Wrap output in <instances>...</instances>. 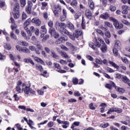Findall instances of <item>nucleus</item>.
Wrapping results in <instances>:
<instances>
[{"label": "nucleus", "mask_w": 130, "mask_h": 130, "mask_svg": "<svg viewBox=\"0 0 130 130\" xmlns=\"http://www.w3.org/2000/svg\"><path fill=\"white\" fill-rule=\"evenodd\" d=\"M27 18V15H26V13H25L24 12H23L22 13V20H26V19Z\"/></svg>", "instance_id": "6e6d98bb"}, {"label": "nucleus", "mask_w": 130, "mask_h": 130, "mask_svg": "<svg viewBox=\"0 0 130 130\" xmlns=\"http://www.w3.org/2000/svg\"><path fill=\"white\" fill-rule=\"evenodd\" d=\"M42 7H41V10H45V8L47 7L48 4L46 2H42Z\"/></svg>", "instance_id": "72a5a7b5"}, {"label": "nucleus", "mask_w": 130, "mask_h": 130, "mask_svg": "<svg viewBox=\"0 0 130 130\" xmlns=\"http://www.w3.org/2000/svg\"><path fill=\"white\" fill-rule=\"evenodd\" d=\"M70 5L72 6V7H77V5H78V1H73L70 3Z\"/></svg>", "instance_id": "58836bf2"}, {"label": "nucleus", "mask_w": 130, "mask_h": 130, "mask_svg": "<svg viewBox=\"0 0 130 130\" xmlns=\"http://www.w3.org/2000/svg\"><path fill=\"white\" fill-rule=\"evenodd\" d=\"M114 110L115 112H117L118 113H121L122 112V109H121L115 108Z\"/></svg>", "instance_id": "49530a36"}, {"label": "nucleus", "mask_w": 130, "mask_h": 130, "mask_svg": "<svg viewBox=\"0 0 130 130\" xmlns=\"http://www.w3.org/2000/svg\"><path fill=\"white\" fill-rule=\"evenodd\" d=\"M110 17V15H109V14L108 13L106 12L104 13L103 14H101L100 16V18H101L102 19H103L104 20H107L108 18Z\"/></svg>", "instance_id": "9b49d317"}, {"label": "nucleus", "mask_w": 130, "mask_h": 130, "mask_svg": "<svg viewBox=\"0 0 130 130\" xmlns=\"http://www.w3.org/2000/svg\"><path fill=\"white\" fill-rule=\"evenodd\" d=\"M89 46H90V47L92 48V49H93L94 50H96V45H94V43H89Z\"/></svg>", "instance_id": "79ce46f5"}, {"label": "nucleus", "mask_w": 130, "mask_h": 130, "mask_svg": "<svg viewBox=\"0 0 130 130\" xmlns=\"http://www.w3.org/2000/svg\"><path fill=\"white\" fill-rule=\"evenodd\" d=\"M53 13L55 17H59L60 12H59L58 11H57V10H54Z\"/></svg>", "instance_id": "603ef678"}, {"label": "nucleus", "mask_w": 130, "mask_h": 130, "mask_svg": "<svg viewBox=\"0 0 130 130\" xmlns=\"http://www.w3.org/2000/svg\"><path fill=\"white\" fill-rule=\"evenodd\" d=\"M81 16H82V14H81V13L80 12L76 13L74 16L75 20H78V19H79V18H80Z\"/></svg>", "instance_id": "f704fd0d"}, {"label": "nucleus", "mask_w": 130, "mask_h": 130, "mask_svg": "<svg viewBox=\"0 0 130 130\" xmlns=\"http://www.w3.org/2000/svg\"><path fill=\"white\" fill-rule=\"evenodd\" d=\"M60 54L62 57H64L65 58H69V55H68V54H67L66 52L61 51Z\"/></svg>", "instance_id": "c756f323"}, {"label": "nucleus", "mask_w": 130, "mask_h": 130, "mask_svg": "<svg viewBox=\"0 0 130 130\" xmlns=\"http://www.w3.org/2000/svg\"><path fill=\"white\" fill-rule=\"evenodd\" d=\"M109 10L111 11V12H115V11H116V7L115 6L111 5L109 7Z\"/></svg>", "instance_id": "4c0bfd02"}, {"label": "nucleus", "mask_w": 130, "mask_h": 130, "mask_svg": "<svg viewBox=\"0 0 130 130\" xmlns=\"http://www.w3.org/2000/svg\"><path fill=\"white\" fill-rule=\"evenodd\" d=\"M121 60L124 63H128V60H127V58L126 57H121Z\"/></svg>", "instance_id": "a19ab883"}, {"label": "nucleus", "mask_w": 130, "mask_h": 130, "mask_svg": "<svg viewBox=\"0 0 130 130\" xmlns=\"http://www.w3.org/2000/svg\"><path fill=\"white\" fill-rule=\"evenodd\" d=\"M64 26H66V24L64 23H60L58 22V21H56L55 27L57 30H63L64 29Z\"/></svg>", "instance_id": "20e7f679"}, {"label": "nucleus", "mask_w": 130, "mask_h": 130, "mask_svg": "<svg viewBox=\"0 0 130 130\" xmlns=\"http://www.w3.org/2000/svg\"><path fill=\"white\" fill-rule=\"evenodd\" d=\"M36 67H37V70H38L39 71H40V72H43V68L42 67V66L40 65H37Z\"/></svg>", "instance_id": "c03bdc74"}, {"label": "nucleus", "mask_w": 130, "mask_h": 130, "mask_svg": "<svg viewBox=\"0 0 130 130\" xmlns=\"http://www.w3.org/2000/svg\"><path fill=\"white\" fill-rule=\"evenodd\" d=\"M16 48L18 51H22V49H23L22 48V47L20 46L19 45H17L16 46Z\"/></svg>", "instance_id": "e2e57ef3"}, {"label": "nucleus", "mask_w": 130, "mask_h": 130, "mask_svg": "<svg viewBox=\"0 0 130 130\" xmlns=\"http://www.w3.org/2000/svg\"><path fill=\"white\" fill-rule=\"evenodd\" d=\"M85 15L88 20H91V19H92V13L90 10H87L86 11Z\"/></svg>", "instance_id": "ddd939ff"}, {"label": "nucleus", "mask_w": 130, "mask_h": 130, "mask_svg": "<svg viewBox=\"0 0 130 130\" xmlns=\"http://www.w3.org/2000/svg\"><path fill=\"white\" fill-rule=\"evenodd\" d=\"M117 49V48H114L113 49V52L115 56H117V55H118V50Z\"/></svg>", "instance_id": "e433bc0d"}, {"label": "nucleus", "mask_w": 130, "mask_h": 130, "mask_svg": "<svg viewBox=\"0 0 130 130\" xmlns=\"http://www.w3.org/2000/svg\"><path fill=\"white\" fill-rule=\"evenodd\" d=\"M54 66L57 70H60V66L57 63H54Z\"/></svg>", "instance_id": "de8ad7c7"}, {"label": "nucleus", "mask_w": 130, "mask_h": 130, "mask_svg": "<svg viewBox=\"0 0 130 130\" xmlns=\"http://www.w3.org/2000/svg\"><path fill=\"white\" fill-rule=\"evenodd\" d=\"M50 55L53 57V58L57 59L58 58L59 56L56 54V53H55V51L53 50H51L50 51Z\"/></svg>", "instance_id": "4468645a"}, {"label": "nucleus", "mask_w": 130, "mask_h": 130, "mask_svg": "<svg viewBox=\"0 0 130 130\" xmlns=\"http://www.w3.org/2000/svg\"><path fill=\"white\" fill-rule=\"evenodd\" d=\"M112 112H114V109L113 108H111L110 109H109L107 112V114H111Z\"/></svg>", "instance_id": "5fc2aeb1"}, {"label": "nucleus", "mask_w": 130, "mask_h": 130, "mask_svg": "<svg viewBox=\"0 0 130 130\" xmlns=\"http://www.w3.org/2000/svg\"><path fill=\"white\" fill-rule=\"evenodd\" d=\"M16 127H17L18 129H19V130H22L23 129V128L21 127V125L19 123L16 124Z\"/></svg>", "instance_id": "338daca9"}, {"label": "nucleus", "mask_w": 130, "mask_h": 130, "mask_svg": "<svg viewBox=\"0 0 130 130\" xmlns=\"http://www.w3.org/2000/svg\"><path fill=\"white\" fill-rule=\"evenodd\" d=\"M101 49L103 52H105L107 50V46H106V44H104L101 48Z\"/></svg>", "instance_id": "a878e982"}, {"label": "nucleus", "mask_w": 130, "mask_h": 130, "mask_svg": "<svg viewBox=\"0 0 130 130\" xmlns=\"http://www.w3.org/2000/svg\"><path fill=\"white\" fill-rule=\"evenodd\" d=\"M21 51H22V52H24L25 53H30V50H29L28 48L22 49Z\"/></svg>", "instance_id": "37998d69"}, {"label": "nucleus", "mask_w": 130, "mask_h": 130, "mask_svg": "<svg viewBox=\"0 0 130 130\" xmlns=\"http://www.w3.org/2000/svg\"><path fill=\"white\" fill-rule=\"evenodd\" d=\"M102 4L104 7H106L107 6V0H103Z\"/></svg>", "instance_id": "774afa93"}, {"label": "nucleus", "mask_w": 130, "mask_h": 130, "mask_svg": "<svg viewBox=\"0 0 130 130\" xmlns=\"http://www.w3.org/2000/svg\"><path fill=\"white\" fill-rule=\"evenodd\" d=\"M40 33V31H39V29L36 28V30H35V34L36 36H39V34Z\"/></svg>", "instance_id": "864d4df0"}, {"label": "nucleus", "mask_w": 130, "mask_h": 130, "mask_svg": "<svg viewBox=\"0 0 130 130\" xmlns=\"http://www.w3.org/2000/svg\"><path fill=\"white\" fill-rule=\"evenodd\" d=\"M121 22L124 23V25H126V26H128L129 27H130V22H128L127 20L121 18Z\"/></svg>", "instance_id": "b1692460"}, {"label": "nucleus", "mask_w": 130, "mask_h": 130, "mask_svg": "<svg viewBox=\"0 0 130 130\" xmlns=\"http://www.w3.org/2000/svg\"><path fill=\"white\" fill-rule=\"evenodd\" d=\"M29 49H30V50H31V51H35V50H36V48H35V46H30L29 47Z\"/></svg>", "instance_id": "4d7b16f0"}, {"label": "nucleus", "mask_w": 130, "mask_h": 130, "mask_svg": "<svg viewBox=\"0 0 130 130\" xmlns=\"http://www.w3.org/2000/svg\"><path fill=\"white\" fill-rule=\"evenodd\" d=\"M19 44L20 45H22V46H28V45H29V44H28V43L24 41L19 42Z\"/></svg>", "instance_id": "7c9ffc66"}, {"label": "nucleus", "mask_w": 130, "mask_h": 130, "mask_svg": "<svg viewBox=\"0 0 130 130\" xmlns=\"http://www.w3.org/2000/svg\"><path fill=\"white\" fill-rule=\"evenodd\" d=\"M60 47L62 49H63L64 50H66V51H69V49L66 46L61 45L60 46Z\"/></svg>", "instance_id": "680f3d73"}, {"label": "nucleus", "mask_w": 130, "mask_h": 130, "mask_svg": "<svg viewBox=\"0 0 130 130\" xmlns=\"http://www.w3.org/2000/svg\"><path fill=\"white\" fill-rule=\"evenodd\" d=\"M110 21L113 22V25L116 29H121L123 28V24L122 23H119L118 21L113 17L110 18Z\"/></svg>", "instance_id": "f257e3e1"}, {"label": "nucleus", "mask_w": 130, "mask_h": 130, "mask_svg": "<svg viewBox=\"0 0 130 130\" xmlns=\"http://www.w3.org/2000/svg\"><path fill=\"white\" fill-rule=\"evenodd\" d=\"M64 39V37H60L59 39L56 40L55 42L56 44H60L61 42H62Z\"/></svg>", "instance_id": "bb28decb"}, {"label": "nucleus", "mask_w": 130, "mask_h": 130, "mask_svg": "<svg viewBox=\"0 0 130 130\" xmlns=\"http://www.w3.org/2000/svg\"><path fill=\"white\" fill-rule=\"evenodd\" d=\"M122 14L126 15L128 13V11H130V7L127 6H122Z\"/></svg>", "instance_id": "1a4fd4ad"}, {"label": "nucleus", "mask_w": 130, "mask_h": 130, "mask_svg": "<svg viewBox=\"0 0 130 130\" xmlns=\"http://www.w3.org/2000/svg\"><path fill=\"white\" fill-rule=\"evenodd\" d=\"M96 32L98 33H99V34H100V35H102V36H104V32L103 31H102V30H101L100 29H98L96 30Z\"/></svg>", "instance_id": "bf43d9fd"}, {"label": "nucleus", "mask_w": 130, "mask_h": 130, "mask_svg": "<svg viewBox=\"0 0 130 130\" xmlns=\"http://www.w3.org/2000/svg\"><path fill=\"white\" fill-rule=\"evenodd\" d=\"M10 36L12 39H14V40H17V36L14 34V32L11 31L10 32Z\"/></svg>", "instance_id": "2f4dec72"}, {"label": "nucleus", "mask_w": 130, "mask_h": 130, "mask_svg": "<svg viewBox=\"0 0 130 130\" xmlns=\"http://www.w3.org/2000/svg\"><path fill=\"white\" fill-rule=\"evenodd\" d=\"M53 125H54V124H53V122H52V121H50L47 124V126L49 127H52V126H53Z\"/></svg>", "instance_id": "13d9d810"}, {"label": "nucleus", "mask_w": 130, "mask_h": 130, "mask_svg": "<svg viewBox=\"0 0 130 130\" xmlns=\"http://www.w3.org/2000/svg\"><path fill=\"white\" fill-rule=\"evenodd\" d=\"M32 7H33V4H32V2L28 1L27 6L25 9L27 14H30L31 13H32Z\"/></svg>", "instance_id": "39448f33"}, {"label": "nucleus", "mask_w": 130, "mask_h": 130, "mask_svg": "<svg viewBox=\"0 0 130 130\" xmlns=\"http://www.w3.org/2000/svg\"><path fill=\"white\" fill-rule=\"evenodd\" d=\"M79 80H78V78H74L73 80V82L74 85H77L78 84V82Z\"/></svg>", "instance_id": "3c124183"}, {"label": "nucleus", "mask_w": 130, "mask_h": 130, "mask_svg": "<svg viewBox=\"0 0 130 130\" xmlns=\"http://www.w3.org/2000/svg\"><path fill=\"white\" fill-rule=\"evenodd\" d=\"M4 48H6V49H7L8 50H11V49H12V46H11L10 44L5 43Z\"/></svg>", "instance_id": "cd10ccee"}, {"label": "nucleus", "mask_w": 130, "mask_h": 130, "mask_svg": "<svg viewBox=\"0 0 130 130\" xmlns=\"http://www.w3.org/2000/svg\"><path fill=\"white\" fill-rule=\"evenodd\" d=\"M122 80L125 84H127L130 82V80L125 76H122Z\"/></svg>", "instance_id": "6ab92c4d"}, {"label": "nucleus", "mask_w": 130, "mask_h": 130, "mask_svg": "<svg viewBox=\"0 0 130 130\" xmlns=\"http://www.w3.org/2000/svg\"><path fill=\"white\" fill-rule=\"evenodd\" d=\"M66 19H67V16L62 15L60 17V21L61 22H64V21H66Z\"/></svg>", "instance_id": "a18cd8bd"}, {"label": "nucleus", "mask_w": 130, "mask_h": 130, "mask_svg": "<svg viewBox=\"0 0 130 130\" xmlns=\"http://www.w3.org/2000/svg\"><path fill=\"white\" fill-rule=\"evenodd\" d=\"M121 123H122L123 124H125V125H127L128 124H130V119H127L125 120V121H121Z\"/></svg>", "instance_id": "c85d7f7f"}, {"label": "nucleus", "mask_w": 130, "mask_h": 130, "mask_svg": "<svg viewBox=\"0 0 130 130\" xmlns=\"http://www.w3.org/2000/svg\"><path fill=\"white\" fill-rule=\"evenodd\" d=\"M121 47V44L120 43V42L119 41H115V46L114 48H120Z\"/></svg>", "instance_id": "f3484780"}, {"label": "nucleus", "mask_w": 130, "mask_h": 130, "mask_svg": "<svg viewBox=\"0 0 130 130\" xmlns=\"http://www.w3.org/2000/svg\"><path fill=\"white\" fill-rule=\"evenodd\" d=\"M30 25V19L26 20L24 23V26H29Z\"/></svg>", "instance_id": "09e8293b"}, {"label": "nucleus", "mask_w": 130, "mask_h": 130, "mask_svg": "<svg viewBox=\"0 0 130 130\" xmlns=\"http://www.w3.org/2000/svg\"><path fill=\"white\" fill-rule=\"evenodd\" d=\"M88 4L89 5L90 10L93 11L94 9H95V5L94 4V2H93L92 0H88Z\"/></svg>", "instance_id": "2eb2a0df"}, {"label": "nucleus", "mask_w": 130, "mask_h": 130, "mask_svg": "<svg viewBox=\"0 0 130 130\" xmlns=\"http://www.w3.org/2000/svg\"><path fill=\"white\" fill-rule=\"evenodd\" d=\"M54 8L55 9V11H57L59 13H61V7H60V6H59V5H55V6H54Z\"/></svg>", "instance_id": "412c9836"}, {"label": "nucleus", "mask_w": 130, "mask_h": 130, "mask_svg": "<svg viewBox=\"0 0 130 130\" xmlns=\"http://www.w3.org/2000/svg\"><path fill=\"white\" fill-rule=\"evenodd\" d=\"M28 26H24V30H26L28 35H29V36H32V32H31V30H30V29L27 27Z\"/></svg>", "instance_id": "4be33fe9"}, {"label": "nucleus", "mask_w": 130, "mask_h": 130, "mask_svg": "<svg viewBox=\"0 0 130 130\" xmlns=\"http://www.w3.org/2000/svg\"><path fill=\"white\" fill-rule=\"evenodd\" d=\"M16 92L21 93V87H20V86L17 85L16 87Z\"/></svg>", "instance_id": "052dcab7"}, {"label": "nucleus", "mask_w": 130, "mask_h": 130, "mask_svg": "<svg viewBox=\"0 0 130 130\" xmlns=\"http://www.w3.org/2000/svg\"><path fill=\"white\" fill-rule=\"evenodd\" d=\"M30 84L28 86H26L25 88L24 89V92L25 93V94H29V93H30V94H35V91H34L33 89L30 88Z\"/></svg>", "instance_id": "0eeeda50"}, {"label": "nucleus", "mask_w": 130, "mask_h": 130, "mask_svg": "<svg viewBox=\"0 0 130 130\" xmlns=\"http://www.w3.org/2000/svg\"><path fill=\"white\" fill-rule=\"evenodd\" d=\"M105 35L108 38H110V37H111V35H110V32L109 31H107Z\"/></svg>", "instance_id": "0e129e2a"}, {"label": "nucleus", "mask_w": 130, "mask_h": 130, "mask_svg": "<svg viewBox=\"0 0 130 130\" xmlns=\"http://www.w3.org/2000/svg\"><path fill=\"white\" fill-rule=\"evenodd\" d=\"M83 34V31L80 29L75 30V33L73 34V36H74L75 38H79V36H82Z\"/></svg>", "instance_id": "9d476101"}, {"label": "nucleus", "mask_w": 130, "mask_h": 130, "mask_svg": "<svg viewBox=\"0 0 130 130\" xmlns=\"http://www.w3.org/2000/svg\"><path fill=\"white\" fill-rule=\"evenodd\" d=\"M67 26L68 27V28H69V29H70L72 31H73V30H75V26L71 22L68 21L67 23Z\"/></svg>", "instance_id": "f8f14e48"}, {"label": "nucleus", "mask_w": 130, "mask_h": 130, "mask_svg": "<svg viewBox=\"0 0 130 130\" xmlns=\"http://www.w3.org/2000/svg\"><path fill=\"white\" fill-rule=\"evenodd\" d=\"M59 32L60 33H61V34H62V35H67L68 36H69V37H70L71 39H72V40H75V36L72 35V34L70 32V31H69V30H68L67 29H59Z\"/></svg>", "instance_id": "f03ea898"}, {"label": "nucleus", "mask_w": 130, "mask_h": 130, "mask_svg": "<svg viewBox=\"0 0 130 130\" xmlns=\"http://www.w3.org/2000/svg\"><path fill=\"white\" fill-rule=\"evenodd\" d=\"M20 11V5H19V3H16L14 7V11Z\"/></svg>", "instance_id": "5701e85b"}, {"label": "nucleus", "mask_w": 130, "mask_h": 130, "mask_svg": "<svg viewBox=\"0 0 130 130\" xmlns=\"http://www.w3.org/2000/svg\"><path fill=\"white\" fill-rule=\"evenodd\" d=\"M57 122L60 124H69L70 123L69 121H61L59 119H57Z\"/></svg>", "instance_id": "393cba45"}, {"label": "nucleus", "mask_w": 130, "mask_h": 130, "mask_svg": "<svg viewBox=\"0 0 130 130\" xmlns=\"http://www.w3.org/2000/svg\"><path fill=\"white\" fill-rule=\"evenodd\" d=\"M37 49H38V50H43V47H42V46L40 45H37Z\"/></svg>", "instance_id": "69168bd1"}, {"label": "nucleus", "mask_w": 130, "mask_h": 130, "mask_svg": "<svg viewBox=\"0 0 130 130\" xmlns=\"http://www.w3.org/2000/svg\"><path fill=\"white\" fill-rule=\"evenodd\" d=\"M105 26H107V27H109V28L112 27V26H113V25H112V23L108 21L105 22Z\"/></svg>", "instance_id": "ea45409f"}, {"label": "nucleus", "mask_w": 130, "mask_h": 130, "mask_svg": "<svg viewBox=\"0 0 130 130\" xmlns=\"http://www.w3.org/2000/svg\"><path fill=\"white\" fill-rule=\"evenodd\" d=\"M48 25L50 28H53V22L50 21L48 22Z\"/></svg>", "instance_id": "8fccbe9b"}, {"label": "nucleus", "mask_w": 130, "mask_h": 130, "mask_svg": "<svg viewBox=\"0 0 130 130\" xmlns=\"http://www.w3.org/2000/svg\"><path fill=\"white\" fill-rule=\"evenodd\" d=\"M101 127H103V128H105L107 127V126H109V123L104 122L100 125Z\"/></svg>", "instance_id": "473e14b6"}, {"label": "nucleus", "mask_w": 130, "mask_h": 130, "mask_svg": "<svg viewBox=\"0 0 130 130\" xmlns=\"http://www.w3.org/2000/svg\"><path fill=\"white\" fill-rule=\"evenodd\" d=\"M31 23L35 24L36 26H40L41 25V20L38 17H35L31 20Z\"/></svg>", "instance_id": "6e6552de"}, {"label": "nucleus", "mask_w": 130, "mask_h": 130, "mask_svg": "<svg viewBox=\"0 0 130 130\" xmlns=\"http://www.w3.org/2000/svg\"><path fill=\"white\" fill-rule=\"evenodd\" d=\"M13 15L14 18L19 19V18L20 17V11H14Z\"/></svg>", "instance_id": "a211bd4d"}, {"label": "nucleus", "mask_w": 130, "mask_h": 130, "mask_svg": "<svg viewBox=\"0 0 130 130\" xmlns=\"http://www.w3.org/2000/svg\"><path fill=\"white\" fill-rule=\"evenodd\" d=\"M112 85H113V87H115V90H116L117 92H119V93H120V94H123V93H125V90L118 86H116L114 82H112Z\"/></svg>", "instance_id": "423d86ee"}, {"label": "nucleus", "mask_w": 130, "mask_h": 130, "mask_svg": "<svg viewBox=\"0 0 130 130\" xmlns=\"http://www.w3.org/2000/svg\"><path fill=\"white\" fill-rule=\"evenodd\" d=\"M23 61L24 62H26V63H28V62H29V63H31V64H32L33 66L35 64V63L33 61V60H31V58H24L23 59Z\"/></svg>", "instance_id": "dca6fc26"}, {"label": "nucleus", "mask_w": 130, "mask_h": 130, "mask_svg": "<svg viewBox=\"0 0 130 130\" xmlns=\"http://www.w3.org/2000/svg\"><path fill=\"white\" fill-rule=\"evenodd\" d=\"M49 33H50L51 36H53V37H54V38L57 39V38H58V37H59V34L56 32V30H55V28L53 27H51L49 28Z\"/></svg>", "instance_id": "7ed1b4c3"}, {"label": "nucleus", "mask_w": 130, "mask_h": 130, "mask_svg": "<svg viewBox=\"0 0 130 130\" xmlns=\"http://www.w3.org/2000/svg\"><path fill=\"white\" fill-rule=\"evenodd\" d=\"M109 63L111 66H112L115 69H117V70H118L119 69V66L118 65L116 64L115 63L113 62L112 61H109Z\"/></svg>", "instance_id": "aec40b11"}, {"label": "nucleus", "mask_w": 130, "mask_h": 130, "mask_svg": "<svg viewBox=\"0 0 130 130\" xmlns=\"http://www.w3.org/2000/svg\"><path fill=\"white\" fill-rule=\"evenodd\" d=\"M20 3L22 8H24L26 6V0H20Z\"/></svg>", "instance_id": "c9c22d12"}]
</instances>
